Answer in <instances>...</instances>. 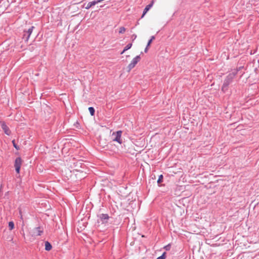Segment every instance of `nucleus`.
Returning a JSON list of instances; mask_svg holds the SVG:
<instances>
[{
	"instance_id": "14",
	"label": "nucleus",
	"mask_w": 259,
	"mask_h": 259,
	"mask_svg": "<svg viewBox=\"0 0 259 259\" xmlns=\"http://www.w3.org/2000/svg\"><path fill=\"white\" fill-rule=\"evenodd\" d=\"M9 227L10 230H12L14 228V224L13 222H10L9 223Z\"/></svg>"
},
{
	"instance_id": "6",
	"label": "nucleus",
	"mask_w": 259,
	"mask_h": 259,
	"mask_svg": "<svg viewBox=\"0 0 259 259\" xmlns=\"http://www.w3.org/2000/svg\"><path fill=\"white\" fill-rule=\"evenodd\" d=\"M22 164V160L20 157H17L15 161V167L17 174L20 173V170Z\"/></svg>"
},
{
	"instance_id": "13",
	"label": "nucleus",
	"mask_w": 259,
	"mask_h": 259,
	"mask_svg": "<svg viewBox=\"0 0 259 259\" xmlns=\"http://www.w3.org/2000/svg\"><path fill=\"white\" fill-rule=\"evenodd\" d=\"M89 110L90 111V114L91 115H94L95 113V109L93 107H90L89 108Z\"/></svg>"
},
{
	"instance_id": "10",
	"label": "nucleus",
	"mask_w": 259,
	"mask_h": 259,
	"mask_svg": "<svg viewBox=\"0 0 259 259\" xmlns=\"http://www.w3.org/2000/svg\"><path fill=\"white\" fill-rule=\"evenodd\" d=\"M96 4H97V2H96L94 0L92 2H90L88 3L87 5L85 4L84 5H85V8L86 9H89L92 7H93V6H95Z\"/></svg>"
},
{
	"instance_id": "5",
	"label": "nucleus",
	"mask_w": 259,
	"mask_h": 259,
	"mask_svg": "<svg viewBox=\"0 0 259 259\" xmlns=\"http://www.w3.org/2000/svg\"><path fill=\"white\" fill-rule=\"evenodd\" d=\"M121 134H122V132L121 131H118L115 133H113L112 134V136L114 137L113 141L117 142L119 144H121L122 143V140L121 139Z\"/></svg>"
},
{
	"instance_id": "7",
	"label": "nucleus",
	"mask_w": 259,
	"mask_h": 259,
	"mask_svg": "<svg viewBox=\"0 0 259 259\" xmlns=\"http://www.w3.org/2000/svg\"><path fill=\"white\" fill-rule=\"evenodd\" d=\"M2 128L4 131L5 133L7 135H10L11 134V131L9 130L8 126L6 125V123L4 121L0 122Z\"/></svg>"
},
{
	"instance_id": "12",
	"label": "nucleus",
	"mask_w": 259,
	"mask_h": 259,
	"mask_svg": "<svg viewBox=\"0 0 259 259\" xmlns=\"http://www.w3.org/2000/svg\"><path fill=\"white\" fill-rule=\"evenodd\" d=\"M132 46V44H127L124 48V49H123V50L121 52V54H123L126 51L128 50V49H130Z\"/></svg>"
},
{
	"instance_id": "8",
	"label": "nucleus",
	"mask_w": 259,
	"mask_h": 259,
	"mask_svg": "<svg viewBox=\"0 0 259 259\" xmlns=\"http://www.w3.org/2000/svg\"><path fill=\"white\" fill-rule=\"evenodd\" d=\"M153 4H154V1L153 0L151 3L149 5H148L147 6H146V7H145V8L144 9V11H143V14H142V16L141 17V18H143L144 15L147 13V12L152 8V7L153 6Z\"/></svg>"
},
{
	"instance_id": "15",
	"label": "nucleus",
	"mask_w": 259,
	"mask_h": 259,
	"mask_svg": "<svg viewBox=\"0 0 259 259\" xmlns=\"http://www.w3.org/2000/svg\"><path fill=\"white\" fill-rule=\"evenodd\" d=\"M155 39L154 36H152L151 39L148 41L147 44V47H149L151 44L152 41Z\"/></svg>"
},
{
	"instance_id": "2",
	"label": "nucleus",
	"mask_w": 259,
	"mask_h": 259,
	"mask_svg": "<svg viewBox=\"0 0 259 259\" xmlns=\"http://www.w3.org/2000/svg\"><path fill=\"white\" fill-rule=\"evenodd\" d=\"M34 28V26H31L27 30H24L22 39H24L25 42L28 41Z\"/></svg>"
},
{
	"instance_id": "1",
	"label": "nucleus",
	"mask_w": 259,
	"mask_h": 259,
	"mask_svg": "<svg viewBox=\"0 0 259 259\" xmlns=\"http://www.w3.org/2000/svg\"><path fill=\"white\" fill-rule=\"evenodd\" d=\"M234 76V74H230L224 80V83L222 87V90L223 92H226L228 89V87L232 82V79Z\"/></svg>"
},
{
	"instance_id": "19",
	"label": "nucleus",
	"mask_w": 259,
	"mask_h": 259,
	"mask_svg": "<svg viewBox=\"0 0 259 259\" xmlns=\"http://www.w3.org/2000/svg\"><path fill=\"white\" fill-rule=\"evenodd\" d=\"M12 143H13V146L16 149H19V147L17 146V145L15 144V140H13L12 141Z\"/></svg>"
},
{
	"instance_id": "20",
	"label": "nucleus",
	"mask_w": 259,
	"mask_h": 259,
	"mask_svg": "<svg viewBox=\"0 0 259 259\" xmlns=\"http://www.w3.org/2000/svg\"><path fill=\"white\" fill-rule=\"evenodd\" d=\"M170 247V245H168L165 246V247H164V248H165L166 250H169Z\"/></svg>"
},
{
	"instance_id": "3",
	"label": "nucleus",
	"mask_w": 259,
	"mask_h": 259,
	"mask_svg": "<svg viewBox=\"0 0 259 259\" xmlns=\"http://www.w3.org/2000/svg\"><path fill=\"white\" fill-rule=\"evenodd\" d=\"M43 232V229L40 227H36L31 230L29 233L32 237H35L37 236L40 235Z\"/></svg>"
},
{
	"instance_id": "18",
	"label": "nucleus",
	"mask_w": 259,
	"mask_h": 259,
	"mask_svg": "<svg viewBox=\"0 0 259 259\" xmlns=\"http://www.w3.org/2000/svg\"><path fill=\"white\" fill-rule=\"evenodd\" d=\"M162 179H163V176L162 175H161L159 176V178L157 180V183H160L162 181Z\"/></svg>"
},
{
	"instance_id": "4",
	"label": "nucleus",
	"mask_w": 259,
	"mask_h": 259,
	"mask_svg": "<svg viewBox=\"0 0 259 259\" xmlns=\"http://www.w3.org/2000/svg\"><path fill=\"white\" fill-rule=\"evenodd\" d=\"M140 59L141 57L140 56H137L136 57H135L132 60L131 63L128 65V71H130V70L136 66L138 62L140 61Z\"/></svg>"
},
{
	"instance_id": "11",
	"label": "nucleus",
	"mask_w": 259,
	"mask_h": 259,
	"mask_svg": "<svg viewBox=\"0 0 259 259\" xmlns=\"http://www.w3.org/2000/svg\"><path fill=\"white\" fill-rule=\"evenodd\" d=\"M51 249H52L51 244L48 241H46L45 242V249L47 251H49Z\"/></svg>"
},
{
	"instance_id": "17",
	"label": "nucleus",
	"mask_w": 259,
	"mask_h": 259,
	"mask_svg": "<svg viewBox=\"0 0 259 259\" xmlns=\"http://www.w3.org/2000/svg\"><path fill=\"white\" fill-rule=\"evenodd\" d=\"M165 254L166 252H164L161 256L158 257L156 259H165L166 257Z\"/></svg>"
},
{
	"instance_id": "21",
	"label": "nucleus",
	"mask_w": 259,
	"mask_h": 259,
	"mask_svg": "<svg viewBox=\"0 0 259 259\" xmlns=\"http://www.w3.org/2000/svg\"><path fill=\"white\" fill-rule=\"evenodd\" d=\"M148 47H147H147H146V48H145V50H144V51H145V53H146V52H147V51H148Z\"/></svg>"
},
{
	"instance_id": "9",
	"label": "nucleus",
	"mask_w": 259,
	"mask_h": 259,
	"mask_svg": "<svg viewBox=\"0 0 259 259\" xmlns=\"http://www.w3.org/2000/svg\"><path fill=\"white\" fill-rule=\"evenodd\" d=\"M99 218L103 223H107L108 220L109 218V217L107 214H104V213L100 214L99 216Z\"/></svg>"
},
{
	"instance_id": "22",
	"label": "nucleus",
	"mask_w": 259,
	"mask_h": 259,
	"mask_svg": "<svg viewBox=\"0 0 259 259\" xmlns=\"http://www.w3.org/2000/svg\"><path fill=\"white\" fill-rule=\"evenodd\" d=\"M136 37H137V36H136V35H135L134 36V38H136Z\"/></svg>"
},
{
	"instance_id": "16",
	"label": "nucleus",
	"mask_w": 259,
	"mask_h": 259,
	"mask_svg": "<svg viewBox=\"0 0 259 259\" xmlns=\"http://www.w3.org/2000/svg\"><path fill=\"white\" fill-rule=\"evenodd\" d=\"M125 31V28L123 27H121L119 28V33H123Z\"/></svg>"
}]
</instances>
